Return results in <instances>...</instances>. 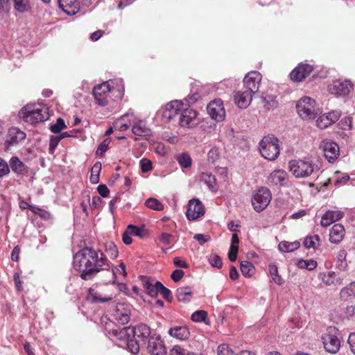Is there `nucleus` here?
Instances as JSON below:
<instances>
[{"label": "nucleus", "mask_w": 355, "mask_h": 355, "mask_svg": "<svg viewBox=\"0 0 355 355\" xmlns=\"http://www.w3.org/2000/svg\"><path fill=\"white\" fill-rule=\"evenodd\" d=\"M73 266L80 272L84 280L92 279L100 270H107V259L101 251L86 247L79 250L73 257Z\"/></svg>", "instance_id": "1"}, {"label": "nucleus", "mask_w": 355, "mask_h": 355, "mask_svg": "<svg viewBox=\"0 0 355 355\" xmlns=\"http://www.w3.org/2000/svg\"><path fill=\"white\" fill-rule=\"evenodd\" d=\"M19 117L31 124H36L49 119L48 108L42 105H26L19 112Z\"/></svg>", "instance_id": "2"}, {"label": "nucleus", "mask_w": 355, "mask_h": 355, "mask_svg": "<svg viewBox=\"0 0 355 355\" xmlns=\"http://www.w3.org/2000/svg\"><path fill=\"white\" fill-rule=\"evenodd\" d=\"M279 141L273 135L264 137L259 142V152L266 159L275 160L279 155Z\"/></svg>", "instance_id": "3"}, {"label": "nucleus", "mask_w": 355, "mask_h": 355, "mask_svg": "<svg viewBox=\"0 0 355 355\" xmlns=\"http://www.w3.org/2000/svg\"><path fill=\"white\" fill-rule=\"evenodd\" d=\"M272 200L270 191L261 187L258 189L252 197V205L257 212H261L266 209Z\"/></svg>", "instance_id": "4"}, {"label": "nucleus", "mask_w": 355, "mask_h": 355, "mask_svg": "<svg viewBox=\"0 0 355 355\" xmlns=\"http://www.w3.org/2000/svg\"><path fill=\"white\" fill-rule=\"evenodd\" d=\"M290 171L295 178H307L314 172L312 163L302 159H293L288 162Z\"/></svg>", "instance_id": "5"}, {"label": "nucleus", "mask_w": 355, "mask_h": 355, "mask_svg": "<svg viewBox=\"0 0 355 355\" xmlns=\"http://www.w3.org/2000/svg\"><path fill=\"white\" fill-rule=\"evenodd\" d=\"M338 331L334 327H329L327 333L322 337L325 350L331 354L337 353L340 347Z\"/></svg>", "instance_id": "6"}, {"label": "nucleus", "mask_w": 355, "mask_h": 355, "mask_svg": "<svg viewBox=\"0 0 355 355\" xmlns=\"http://www.w3.org/2000/svg\"><path fill=\"white\" fill-rule=\"evenodd\" d=\"M315 105L313 99L308 96L303 97L296 105L297 113L304 119H313L316 115Z\"/></svg>", "instance_id": "7"}, {"label": "nucleus", "mask_w": 355, "mask_h": 355, "mask_svg": "<svg viewBox=\"0 0 355 355\" xmlns=\"http://www.w3.org/2000/svg\"><path fill=\"white\" fill-rule=\"evenodd\" d=\"M130 307L124 303L117 304L112 313V324L114 327L128 324L130 318Z\"/></svg>", "instance_id": "8"}, {"label": "nucleus", "mask_w": 355, "mask_h": 355, "mask_svg": "<svg viewBox=\"0 0 355 355\" xmlns=\"http://www.w3.org/2000/svg\"><path fill=\"white\" fill-rule=\"evenodd\" d=\"M132 336V327L119 328L118 326L112 327V343H114L119 347H125V344Z\"/></svg>", "instance_id": "9"}, {"label": "nucleus", "mask_w": 355, "mask_h": 355, "mask_svg": "<svg viewBox=\"0 0 355 355\" xmlns=\"http://www.w3.org/2000/svg\"><path fill=\"white\" fill-rule=\"evenodd\" d=\"M146 349L148 352L151 355H166V349L163 340L160 335L153 334L149 338Z\"/></svg>", "instance_id": "10"}, {"label": "nucleus", "mask_w": 355, "mask_h": 355, "mask_svg": "<svg viewBox=\"0 0 355 355\" xmlns=\"http://www.w3.org/2000/svg\"><path fill=\"white\" fill-rule=\"evenodd\" d=\"M320 148L322 150L324 157L329 162H334L340 155L338 145L331 140L325 139L321 141Z\"/></svg>", "instance_id": "11"}, {"label": "nucleus", "mask_w": 355, "mask_h": 355, "mask_svg": "<svg viewBox=\"0 0 355 355\" xmlns=\"http://www.w3.org/2000/svg\"><path fill=\"white\" fill-rule=\"evenodd\" d=\"M111 91L109 81L104 82L102 84L95 86L93 89V95L96 103L101 106H104L109 103L108 97Z\"/></svg>", "instance_id": "12"}, {"label": "nucleus", "mask_w": 355, "mask_h": 355, "mask_svg": "<svg viewBox=\"0 0 355 355\" xmlns=\"http://www.w3.org/2000/svg\"><path fill=\"white\" fill-rule=\"evenodd\" d=\"M354 89V85L349 80H336L329 85V91L336 96H347Z\"/></svg>", "instance_id": "13"}, {"label": "nucleus", "mask_w": 355, "mask_h": 355, "mask_svg": "<svg viewBox=\"0 0 355 355\" xmlns=\"http://www.w3.org/2000/svg\"><path fill=\"white\" fill-rule=\"evenodd\" d=\"M261 75L257 71L249 72L243 78V88L252 94H256L259 89Z\"/></svg>", "instance_id": "14"}, {"label": "nucleus", "mask_w": 355, "mask_h": 355, "mask_svg": "<svg viewBox=\"0 0 355 355\" xmlns=\"http://www.w3.org/2000/svg\"><path fill=\"white\" fill-rule=\"evenodd\" d=\"M205 213L203 204L199 199L193 198L189 201L186 212L187 217L189 220H195L202 216Z\"/></svg>", "instance_id": "15"}, {"label": "nucleus", "mask_w": 355, "mask_h": 355, "mask_svg": "<svg viewBox=\"0 0 355 355\" xmlns=\"http://www.w3.org/2000/svg\"><path fill=\"white\" fill-rule=\"evenodd\" d=\"M209 116L217 121H222L225 116V111L223 101L220 99L211 102L207 107Z\"/></svg>", "instance_id": "16"}, {"label": "nucleus", "mask_w": 355, "mask_h": 355, "mask_svg": "<svg viewBox=\"0 0 355 355\" xmlns=\"http://www.w3.org/2000/svg\"><path fill=\"white\" fill-rule=\"evenodd\" d=\"M179 123L182 127L193 128L196 126L198 123L196 111L183 108L180 113Z\"/></svg>", "instance_id": "17"}, {"label": "nucleus", "mask_w": 355, "mask_h": 355, "mask_svg": "<svg viewBox=\"0 0 355 355\" xmlns=\"http://www.w3.org/2000/svg\"><path fill=\"white\" fill-rule=\"evenodd\" d=\"M313 71V67L308 64H300L290 73L291 79L295 82H302Z\"/></svg>", "instance_id": "18"}, {"label": "nucleus", "mask_w": 355, "mask_h": 355, "mask_svg": "<svg viewBox=\"0 0 355 355\" xmlns=\"http://www.w3.org/2000/svg\"><path fill=\"white\" fill-rule=\"evenodd\" d=\"M253 95L254 94L246 89L239 90L234 93V103L239 108H246L251 103Z\"/></svg>", "instance_id": "19"}, {"label": "nucleus", "mask_w": 355, "mask_h": 355, "mask_svg": "<svg viewBox=\"0 0 355 355\" xmlns=\"http://www.w3.org/2000/svg\"><path fill=\"white\" fill-rule=\"evenodd\" d=\"M345 229L340 223L334 224L329 231V241L331 243L339 244L344 239Z\"/></svg>", "instance_id": "20"}, {"label": "nucleus", "mask_w": 355, "mask_h": 355, "mask_svg": "<svg viewBox=\"0 0 355 355\" xmlns=\"http://www.w3.org/2000/svg\"><path fill=\"white\" fill-rule=\"evenodd\" d=\"M184 104L180 101H173L166 104V107L164 110V116L168 119H172L179 112H182L183 110Z\"/></svg>", "instance_id": "21"}, {"label": "nucleus", "mask_w": 355, "mask_h": 355, "mask_svg": "<svg viewBox=\"0 0 355 355\" xmlns=\"http://www.w3.org/2000/svg\"><path fill=\"white\" fill-rule=\"evenodd\" d=\"M59 7L67 15H74L80 10L78 0H58Z\"/></svg>", "instance_id": "22"}, {"label": "nucleus", "mask_w": 355, "mask_h": 355, "mask_svg": "<svg viewBox=\"0 0 355 355\" xmlns=\"http://www.w3.org/2000/svg\"><path fill=\"white\" fill-rule=\"evenodd\" d=\"M132 336L140 339L141 341L146 342L148 340L151 334L150 328L146 324H139L135 327L132 328Z\"/></svg>", "instance_id": "23"}, {"label": "nucleus", "mask_w": 355, "mask_h": 355, "mask_svg": "<svg viewBox=\"0 0 355 355\" xmlns=\"http://www.w3.org/2000/svg\"><path fill=\"white\" fill-rule=\"evenodd\" d=\"M168 334L178 340H185L189 338L190 331L187 326H175L168 329Z\"/></svg>", "instance_id": "24"}, {"label": "nucleus", "mask_w": 355, "mask_h": 355, "mask_svg": "<svg viewBox=\"0 0 355 355\" xmlns=\"http://www.w3.org/2000/svg\"><path fill=\"white\" fill-rule=\"evenodd\" d=\"M140 279L142 286L146 291L147 293L153 297H157L159 293V288L157 286V282L153 284L151 282L150 278L146 276H141Z\"/></svg>", "instance_id": "25"}, {"label": "nucleus", "mask_w": 355, "mask_h": 355, "mask_svg": "<svg viewBox=\"0 0 355 355\" xmlns=\"http://www.w3.org/2000/svg\"><path fill=\"white\" fill-rule=\"evenodd\" d=\"M132 133L136 136L148 137L151 135L150 130L146 126L144 121H139L135 123L132 128Z\"/></svg>", "instance_id": "26"}, {"label": "nucleus", "mask_w": 355, "mask_h": 355, "mask_svg": "<svg viewBox=\"0 0 355 355\" xmlns=\"http://www.w3.org/2000/svg\"><path fill=\"white\" fill-rule=\"evenodd\" d=\"M192 288L189 286L180 287L176 291V297L179 302H189L193 297Z\"/></svg>", "instance_id": "27"}, {"label": "nucleus", "mask_w": 355, "mask_h": 355, "mask_svg": "<svg viewBox=\"0 0 355 355\" xmlns=\"http://www.w3.org/2000/svg\"><path fill=\"white\" fill-rule=\"evenodd\" d=\"M26 137V134L17 128H12L8 131V139L6 142L10 145L16 144Z\"/></svg>", "instance_id": "28"}, {"label": "nucleus", "mask_w": 355, "mask_h": 355, "mask_svg": "<svg viewBox=\"0 0 355 355\" xmlns=\"http://www.w3.org/2000/svg\"><path fill=\"white\" fill-rule=\"evenodd\" d=\"M125 87L121 80L112 82V96L116 101H121L123 97Z\"/></svg>", "instance_id": "29"}, {"label": "nucleus", "mask_w": 355, "mask_h": 355, "mask_svg": "<svg viewBox=\"0 0 355 355\" xmlns=\"http://www.w3.org/2000/svg\"><path fill=\"white\" fill-rule=\"evenodd\" d=\"M340 297L345 301L355 297V282L343 288L340 291Z\"/></svg>", "instance_id": "30"}, {"label": "nucleus", "mask_w": 355, "mask_h": 355, "mask_svg": "<svg viewBox=\"0 0 355 355\" xmlns=\"http://www.w3.org/2000/svg\"><path fill=\"white\" fill-rule=\"evenodd\" d=\"M300 246V243L298 241L288 242L284 241L279 243L278 249L283 252H291L298 249Z\"/></svg>", "instance_id": "31"}, {"label": "nucleus", "mask_w": 355, "mask_h": 355, "mask_svg": "<svg viewBox=\"0 0 355 355\" xmlns=\"http://www.w3.org/2000/svg\"><path fill=\"white\" fill-rule=\"evenodd\" d=\"M240 269L242 275L245 277H250L254 274V267L248 261H243L240 264Z\"/></svg>", "instance_id": "32"}, {"label": "nucleus", "mask_w": 355, "mask_h": 355, "mask_svg": "<svg viewBox=\"0 0 355 355\" xmlns=\"http://www.w3.org/2000/svg\"><path fill=\"white\" fill-rule=\"evenodd\" d=\"M176 159L182 168H187L191 166L192 159L188 153H182L177 156Z\"/></svg>", "instance_id": "33"}, {"label": "nucleus", "mask_w": 355, "mask_h": 355, "mask_svg": "<svg viewBox=\"0 0 355 355\" xmlns=\"http://www.w3.org/2000/svg\"><path fill=\"white\" fill-rule=\"evenodd\" d=\"M17 174H20L25 169V166L17 157H12L10 160L9 168Z\"/></svg>", "instance_id": "34"}, {"label": "nucleus", "mask_w": 355, "mask_h": 355, "mask_svg": "<svg viewBox=\"0 0 355 355\" xmlns=\"http://www.w3.org/2000/svg\"><path fill=\"white\" fill-rule=\"evenodd\" d=\"M145 205L153 210L162 211L164 209V205L157 198H149L145 201Z\"/></svg>", "instance_id": "35"}, {"label": "nucleus", "mask_w": 355, "mask_h": 355, "mask_svg": "<svg viewBox=\"0 0 355 355\" xmlns=\"http://www.w3.org/2000/svg\"><path fill=\"white\" fill-rule=\"evenodd\" d=\"M89 295L93 302H105L111 300L110 297L103 296L98 291L89 288Z\"/></svg>", "instance_id": "36"}, {"label": "nucleus", "mask_w": 355, "mask_h": 355, "mask_svg": "<svg viewBox=\"0 0 355 355\" xmlns=\"http://www.w3.org/2000/svg\"><path fill=\"white\" fill-rule=\"evenodd\" d=\"M317 265V262L313 259L304 260L302 259L297 262V266L299 268L306 269L310 271L314 270Z\"/></svg>", "instance_id": "37"}, {"label": "nucleus", "mask_w": 355, "mask_h": 355, "mask_svg": "<svg viewBox=\"0 0 355 355\" xmlns=\"http://www.w3.org/2000/svg\"><path fill=\"white\" fill-rule=\"evenodd\" d=\"M127 229L128 230V232H130V234L133 236L144 238L148 235V232L145 229L134 225H128Z\"/></svg>", "instance_id": "38"}, {"label": "nucleus", "mask_w": 355, "mask_h": 355, "mask_svg": "<svg viewBox=\"0 0 355 355\" xmlns=\"http://www.w3.org/2000/svg\"><path fill=\"white\" fill-rule=\"evenodd\" d=\"M127 276V272L125 269V265L121 262L116 267L115 271L112 269V279L119 280L120 277L125 278Z\"/></svg>", "instance_id": "39"}, {"label": "nucleus", "mask_w": 355, "mask_h": 355, "mask_svg": "<svg viewBox=\"0 0 355 355\" xmlns=\"http://www.w3.org/2000/svg\"><path fill=\"white\" fill-rule=\"evenodd\" d=\"M15 9L19 12H25L30 8L28 0H13Z\"/></svg>", "instance_id": "40"}, {"label": "nucleus", "mask_w": 355, "mask_h": 355, "mask_svg": "<svg viewBox=\"0 0 355 355\" xmlns=\"http://www.w3.org/2000/svg\"><path fill=\"white\" fill-rule=\"evenodd\" d=\"M320 241V236L317 234L306 236L304 241V245L306 248H315L316 244Z\"/></svg>", "instance_id": "41"}, {"label": "nucleus", "mask_w": 355, "mask_h": 355, "mask_svg": "<svg viewBox=\"0 0 355 355\" xmlns=\"http://www.w3.org/2000/svg\"><path fill=\"white\" fill-rule=\"evenodd\" d=\"M123 349H128L130 352L133 354H137L139 352V345L138 342L136 340L130 338L126 343L125 344V347Z\"/></svg>", "instance_id": "42"}, {"label": "nucleus", "mask_w": 355, "mask_h": 355, "mask_svg": "<svg viewBox=\"0 0 355 355\" xmlns=\"http://www.w3.org/2000/svg\"><path fill=\"white\" fill-rule=\"evenodd\" d=\"M269 272L272 276V280L278 285H282L284 282V279L279 275L277 267L275 265L269 266Z\"/></svg>", "instance_id": "43"}, {"label": "nucleus", "mask_w": 355, "mask_h": 355, "mask_svg": "<svg viewBox=\"0 0 355 355\" xmlns=\"http://www.w3.org/2000/svg\"><path fill=\"white\" fill-rule=\"evenodd\" d=\"M128 116V114H123L120 119H117L114 123H112V130H125L128 129L129 125L126 123H123L125 119Z\"/></svg>", "instance_id": "44"}, {"label": "nucleus", "mask_w": 355, "mask_h": 355, "mask_svg": "<svg viewBox=\"0 0 355 355\" xmlns=\"http://www.w3.org/2000/svg\"><path fill=\"white\" fill-rule=\"evenodd\" d=\"M66 127L64 121L62 118H58L55 124L51 125L49 129L53 133L58 134Z\"/></svg>", "instance_id": "45"}, {"label": "nucleus", "mask_w": 355, "mask_h": 355, "mask_svg": "<svg viewBox=\"0 0 355 355\" xmlns=\"http://www.w3.org/2000/svg\"><path fill=\"white\" fill-rule=\"evenodd\" d=\"M208 261L212 267L220 268L223 266L222 259L217 254L213 253L210 254Z\"/></svg>", "instance_id": "46"}, {"label": "nucleus", "mask_w": 355, "mask_h": 355, "mask_svg": "<svg viewBox=\"0 0 355 355\" xmlns=\"http://www.w3.org/2000/svg\"><path fill=\"white\" fill-rule=\"evenodd\" d=\"M336 275L334 272H328L320 274L322 281L326 285H331L334 284V280Z\"/></svg>", "instance_id": "47"}, {"label": "nucleus", "mask_w": 355, "mask_h": 355, "mask_svg": "<svg viewBox=\"0 0 355 355\" xmlns=\"http://www.w3.org/2000/svg\"><path fill=\"white\" fill-rule=\"evenodd\" d=\"M110 141V139H105L99 144L96 151L97 156H102L108 150Z\"/></svg>", "instance_id": "48"}, {"label": "nucleus", "mask_w": 355, "mask_h": 355, "mask_svg": "<svg viewBox=\"0 0 355 355\" xmlns=\"http://www.w3.org/2000/svg\"><path fill=\"white\" fill-rule=\"evenodd\" d=\"M326 217H329L333 223L340 220L344 214L341 211H327L325 214Z\"/></svg>", "instance_id": "49"}, {"label": "nucleus", "mask_w": 355, "mask_h": 355, "mask_svg": "<svg viewBox=\"0 0 355 355\" xmlns=\"http://www.w3.org/2000/svg\"><path fill=\"white\" fill-rule=\"evenodd\" d=\"M110 318L107 314H104L100 319V325L105 329V335L108 336L110 334Z\"/></svg>", "instance_id": "50"}, {"label": "nucleus", "mask_w": 355, "mask_h": 355, "mask_svg": "<svg viewBox=\"0 0 355 355\" xmlns=\"http://www.w3.org/2000/svg\"><path fill=\"white\" fill-rule=\"evenodd\" d=\"M32 208V212L34 213L36 215H38L40 218H42L44 220H49L51 218V214L40 207H31Z\"/></svg>", "instance_id": "51"}, {"label": "nucleus", "mask_w": 355, "mask_h": 355, "mask_svg": "<svg viewBox=\"0 0 355 355\" xmlns=\"http://www.w3.org/2000/svg\"><path fill=\"white\" fill-rule=\"evenodd\" d=\"M157 286L159 288V292L162 295L164 299L168 301H170L171 298V291L165 287L162 282L157 281Z\"/></svg>", "instance_id": "52"}, {"label": "nucleus", "mask_w": 355, "mask_h": 355, "mask_svg": "<svg viewBox=\"0 0 355 355\" xmlns=\"http://www.w3.org/2000/svg\"><path fill=\"white\" fill-rule=\"evenodd\" d=\"M207 316V313L205 311L200 310L196 311L191 315V320L193 322H202L204 321Z\"/></svg>", "instance_id": "53"}, {"label": "nucleus", "mask_w": 355, "mask_h": 355, "mask_svg": "<svg viewBox=\"0 0 355 355\" xmlns=\"http://www.w3.org/2000/svg\"><path fill=\"white\" fill-rule=\"evenodd\" d=\"M202 181L207 185L208 189L211 192H216L218 189V185L216 179H202Z\"/></svg>", "instance_id": "54"}, {"label": "nucleus", "mask_w": 355, "mask_h": 355, "mask_svg": "<svg viewBox=\"0 0 355 355\" xmlns=\"http://www.w3.org/2000/svg\"><path fill=\"white\" fill-rule=\"evenodd\" d=\"M352 117L345 116L340 121V126L341 129L347 130L352 128Z\"/></svg>", "instance_id": "55"}, {"label": "nucleus", "mask_w": 355, "mask_h": 355, "mask_svg": "<svg viewBox=\"0 0 355 355\" xmlns=\"http://www.w3.org/2000/svg\"><path fill=\"white\" fill-rule=\"evenodd\" d=\"M220 157V152L218 148L213 147L208 152V160L211 162H216Z\"/></svg>", "instance_id": "56"}, {"label": "nucleus", "mask_w": 355, "mask_h": 355, "mask_svg": "<svg viewBox=\"0 0 355 355\" xmlns=\"http://www.w3.org/2000/svg\"><path fill=\"white\" fill-rule=\"evenodd\" d=\"M316 123L318 127L321 129L327 128L331 125V122L329 121L328 116H324V115L320 116L317 119Z\"/></svg>", "instance_id": "57"}, {"label": "nucleus", "mask_w": 355, "mask_h": 355, "mask_svg": "<svg viewBox=\"0 0 355 355\" xmlns=\"http://www.w3.org/2000/svg\"><path fill=\"white\" fill-rule=\"evenodd\" d=\"M218 355H234L233 351L225 344L218 347Z\"/></svg>", "instance_id": "58"}, {"label": "nucleus", "mask_w": 355, "mask_h": 355, "mask_svg": "<svg viewBox=\"0 0 355 355\" xmlns=\"http://www.w3.org/2000/svg\"><path fill=\"white\" fill-rule=\"evenodd\" d=\"M193 239L198 241L200 245H203L211 240V236L209 235H205L202 234H196Z\"/></svg>", "instance_id": "59"}, {"label": "nucleus", "mask_w": 355, "mask_h": 355, "mask_svg": "<svg viewBox=\"0 0 355 355\" xmlns=\"http://www.w3.org/2000/svg\"><path fill=\"white\" fill-rule=\"evenodd\" d=\"M9 171V166L7 162L0 158V178L7 175Z\"/></svg>", "instance_id": "60"}, {"label": "nucleus", "mask_w": 355, "mask_h": 355, "mask_svg": "<svg viewBox=\"0 0 355 355\" xmlns=\"http://www.w3.org/2000/svg\"><path fill=\"white\" fill-rule=\"evenodd\" d=\"M140 165L142 172H148L152 169V162L148 159H142Z\"/></svg>", "instance_id": "61"}, {"label": "nucleus", "mask_w": 355, "mask_h": 355, "mask_svg": "<svg viewBox=\"0 0 355 355\" xmlns=\"http://www.w3.org/2000/svg\"><path fill=\"white\" fill-rule=\"evenodd\" d=\"M101 171V164L100 162H96L91 168L90 178H99Z\"/></svg>", "instance_id": "62"}, {"label": "nucleus", "mask_w": 355, "mask_h": 355, "mask_svg": "<svg viewBox=\"0 0 355 355\" xmlns=\"http://www.w3.org/2000/svg\"><path fill=\"white\" fill-rule=\"evenodd\" d=\"M184 272L181 269L175 270L171 275V277L174 282H178L184 276Z\"/></svg>", "instance_id": "63"}, {"label": "nucleus", "mask_w": 355, "mask_h": 355, "mask_svg": "<svg viewBox=\"0 0 355 355\" xmlns=\"http://www.w3.org/2000/svg\"><path fill=\"white\" fill-rule=\"evenodd\" d=\"M170 355H196V354L193 353H191V354L188 353L186 354L185 350L183 348L178 347V346H175L173 349H171Z\"/></svg>", "instance_id": "64"}]
</instances>
